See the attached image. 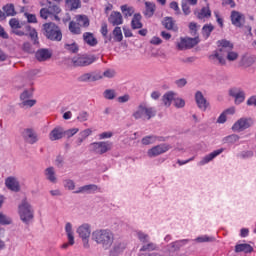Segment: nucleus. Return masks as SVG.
Wrapping results in <instances>:
<instances>
[{
  "mask_svg": "<svg viewBox=\"0 0 256 256\" xmlns=\"http://www.w3.org/2000/svg\"><path fill=\"white\" fill-rule=\"evenodd\" d=\"M9 26L14 35H17L18 37H25L29 35L31 40L34 41V43H37V39H39L37 30L31 27V25L21 22L17 18H11L9 20Z\"/></svg>",
  "mask_w": 256,
  "mask_h": 256,
  "instance_id": "f257e3e1",
  "label": "nucleus"
},
{
  "mask_svg": "<svg viewBox=\"0 0 256 256\" xmlns=\"http://www.w3.org/2000/svg\"><path fill=\"white\" fill-rule=\"evenodd\" d=\"M219 49L216 50L212 55L209 56L210 61H218L219 65H227V61L225 57L229 55L231 51H233V43H230L227 40L218 41Z\"/></svg>",
  "mask_w": 256,
  "mask_h": 256,
  "instance_id": "f03ea898",
  "label": "nucleus"
},
{
  "mask_svg": "<svg viewBox=\"0 0 256 256\" xmlns=\"http://www.w3.org/2000/svg\"><path fill=\"white\" fill-rule=\"evenodd\" d=\"M92 240L98 245H102L103 249H110L115 241V236L109 229H100L92 232Z\"/></svg>",
  "mask_w": 256,
  "mask_h": 256,
  "instance_id": "7ed1b4c3",
  "label": "nucleus"
},
{
  "mask_svg": "<svg viewBox=\"0 0 256 256\" xmlns=\"http://www.w3.org/2000/svg\"><path fill=\"white\" fill-rule=\"evenodd\" d=\"M42 31L43 35L46 39H49V41H61L63 39L61 28L53 22L43 24Z\"/></svg>",
  "mask_w": 256,
  "mask_h": 256,
  "instance_id": "20e7f679",
  "label": "nucleus"
},
{
  "mask_svg": "<svg viewBox=\"0 0 256 256\" xmlns=\"http://www.w3.org/2000/svg\"><path fill=\"white\" fill-rule=\"evenodd\" d=\"M157 115V110L153 107H147V104L141 103L139 104L137 110L132 114L134 119H153Z\"/></svg>",
  "mask_w": 256,
  "mask_h": 256,
  "instance_id": "39448f33",
  "label": "nucleus"
},
{
  "mask_svg": "<svg viewBox=\"0 0 256 256\" xmlns=\"http://www.w3.org/2000/svg\"><path fill=\"white\" fill-rule=\"evenodd\" d=\"M18 213L23 223H29V221L33 220V207H31V204H29L27 200H23L22 203L18 206Z\"/></svg>",
  "mask_w": 256,
  "mask_h": 256,
  "instance_id": "423d86ee",
  "label": "nucleus"
},
{
  "mask_svg": "<svg viewBox=\"0 0 256 256\" xmlns=\"http://www.w3.org/2000/svg\"><path fill=\"white\" fill-rule=\"evenodd\" d=\"M97 61L95 56L83 54L77 55L72 58V65L73 67H89V65H93Z\"/></svg>",
  "mask_w": 256,
  "mask_h": 256,
  "instance_id": "0eeeda50",
  "label": "nucleus"
},
{
  "mask_svg": "<svg viewBox=\"0 0 256 256\" xmlns=\"http://www.w3.org/2000/svg\"><path fill=\"white\" fill-rule=\"evenodd\" d=\"M112 147L113 143L109 141L94 142L90 144V151L96 153L97 155H103L107 153V151H111Z\"/></svg>",
  "mask_w": 256,
  "mask_h": 256,
  "instance_id": "6e6552de",
  "label": "nucleus"
},
{
  "mask_svg": "<svg viewBox=\"0 0 256 256\" xmlns=\"http://www.w3.org/2000/svg\"><path fill=\"white\" fill-rule=\"evenodd\" d=\"M253 125V120L251 118H240L237 122H235L232 126V130L234 131H245V129H249Z\"/></svg>",
  "mask_w": 256,
  "mask_h": 256,
  "instance_id": "1a4fd4ad",
  "label": "nucleus"
},
{
  "mask_svg": "<svg viewBox=\"0 0 256 256\" xmlns=\"http://www.w3.org/2000/svg\"><path fill=\"white\" fill-rule=\"evenodd\" d=\"M169 149H171V145L159 144L148 150V157H157L159 155H163V153H167Z\"/></svg>",
  "mask_w": 256,
  "mask_h": 256,
  "instance_id": "9d476101",
  "label": "nucleus"
},
{
  "mask_svg": "<svg viewBox=\"0 0 256 256\" xmlns=\"http://www.w3.org/2000/svg\"><path fill=\"white\" fill-rule=\"evenodd\" d=\"M229 95L233 97L235 105H241L245 101V91L241 88L230 89Z\"/></svg>",
  "mask_w": 256,
  "mask_h": 256,
  "instance_id": "9b49d317",
  "label": "nucleus"
},
{
  "mask_svg": "<svg viewBox=\"0 0 256 256\" xmlns=\"http://www.w3.org/2000/svg\"><path fill=\"white\" fill-rule=\"evenodd\" d=\"M195 101L200 111H207V109H209V101H207V98L203 96V92L197 91L195 93Z\"/></svg>",
  "mask_w": 256,
  "mask_h": 256,
  "instance_id": "f8f14e48",
  "label": "nucleus"
},
{
  "mask_svg": "<svg viewBox=\"0 0 256 256\" xmlns=\"http://www.w3.org/2000/svg\"><path fill=\"white\" fill-rule=\"evenodd\" d=\"M195 45H197L195 38H181L177 43V49H179V51H185V49H193Z\"/></svg>",
  "mask_w": 256,
  "mask_h": 256,
  "instance_id": "ddd939ff",
  "label": "nucleus"
},
{
  "mask_svg": "<svg viewBox=\"0 0 256 256\" xmlns=\"http://www.w3.org/2000/svg\"><path fill=\"white\" fill-rule=\"evenodd\" d=\"M194 15L196 19L205 23V21L211 19V8H209V5L204 6L200 10H195Z\"/></svg>",
  "mask_w": 256,
  "mask_h": 256,
  "instance_id": "4468645a",
  "label": "nucleus"
},
{
  "mask_svg": "<svg viewBox=\"0 0 256 256\" xmlns=\"http://www.w3.org/2000/svg\"><path fill=\"white\" fill-rule=\"evenodd\" d=\"M23 139L26 141V143H30V145H33L34 143H37V133H35L34 129L27 128L22 132Z\"/></svg>",
  "mask_w": 256,
  "mask_h": 256,
  "instance_id": "2eb2a0df",
  "label": "nucleus"
},
{
  "mask_svg": "<svg viewBox=\"0 0 256 256\" xmlns=\"http://www.w3.org/2000/svg\"><path fill=\"white\" fill-rule=\"evenodd\" d=\"M108 23L113 25V27H119V25H123V15L121 12L113 11L108 17Z\"/></svg>",
  "mask_w": 256,
  "mask_h": 256,
  "instance_id": "dca6fc26",
  "label": "nucleus"
},
{
  "mask_svg": "<svg viewBox=\"0 0 256 256\" xmlns=\"http://www.w3.org/2000/svg\"><path fill=\"white\" fill-rule=\"evenodd\" d=\"M230 17L232 25H234L235 27H243V23H245V17L243 16V14H241L239 11L233 10Z\"/></svg>",
  "mask_w": 256,
  "mask_h": 256,
  "instance_id": "f3484780",
  "label": "nucleus"
},
{
  "mask_svg": "<svg viewBox=\"0 0 256 256\" xmlns=\"http://www.w3.org/2000/svg\"><path fill=\"white\" fill-rule=\"evenodd\" d=\"M63 137H65V130H63L62 127L54 128L49 134L50 141H59V139H63Z\"/></svg>",
  "mask_w": 256,
  "mask_h": 256,
  "instance_id": "a211bd4d",
  "label": "nucleus"
},
{
  "mask_svg": "<svg viewBox=\"0 0 256 256\" xmlns=\"http://www.w3.org/2000/svg\"><path fill=\"white\" fill-rule=\"evenodd\" d=\"M223 151H225V149L224 148H220V149L215 150L212 153L206 155L200 161V165H207V163H210V161H213V159H215V157H219V155H221V153H223Z\"/></svg>",
  "mask_w": 256,
  "mask_h": 256,
  "instance_id": "6ab92c4d",
  "label": "nucleus"
},
{
  "mask_svg": "<svg viewBox=\"0 0 256 256\" xmlns=\"http://www.w3.org/2000/svg\"><path fill=\"white\" fill-rule=\"evenodd\" d=\"M5 185L8 189H10V191H19L20 187H19V181H17V178L10 176L8 178H6L5 180Z\"/></svg>",
  "mask_w": 256,
  "mask_h": 256,
  "instance_id": "aec40b11",
  "label": "nucleus"
},
{
  "mask_svg": "<svg viewBox=\"0 0 256 256\" xmlns=\"http://www.w3.org/2000/svg\"><path fill=\"white\" fill-rule=\"evenodd\" d=\"M83 41L86 43V45H89V47H95L97 43H99L97 38H95V35H93L91 32H85L83 34Z\"/></svg>",
  "mask_w": 256,
  "mask_h": 256,
  "instance_id": "412c9836",
  "label": "nucleus"
},
{
  "mask_svg": "<svg viewBox=\"0 0 256 256\" xmlns=\"http://www.w3.org/2000/svg\"><path fill=\"white\" fill-rule=\"evenodd\" d=\"M157 141L163 142L165 141V137L153 135L145 136L144 138H142V145H153V143H157Z\"/></svg>",
  "mask_w": 256,
  "mask_h": 256,
  "instance_id": "4be33fe9",
  "label": "nucleus"
},
{
  "mask_svg": "<svg viewBox=\"0 0 256 256\" xmlns=\"http://www.w3.org/2000/svg\"><path fill=\"white\" fill-rule=\"evenodd\" d=\"M77 233L81 239H89L91 237V228L88 224H83L77 229Z\"/></svg>",
  "mask_w": 256,
  "mask_h": 256,
  "instance_id": "5701e85b",
  "label": "nucleus"
},
{
  "mask_svg": "<svg viewBox=\"0 0 256 256\" xmlns=\"http://www.w3.org/2000/svg\"><path fill=\"white\" fill-rule=\"evenodd\" d=\"M157 9V6L153 2H145V11L144 16L150 19V17H153L155 15V11Z\"/></svg>",
  "mask_w": 256,
  "mask_h": 256,
  "instance_id": "b1692460",
  "label": "nucleus"
},
{
  "mask_svg": "<svg viewBox=\"0 0 256 256\" xmlns=\"http://www.w3.org/2000/svg\"><path fill=\"white\" fill-rule=\"evenodd\" d=\"M75 20L77 21L78 25H80L84 29H87V27H89V25H91L89 17L85 14L76 15Z\"/></svg>",
  "mask_w": 256,
  "mask_h": 256,
  "instance_id": "393cba45",
  "label": "nucleus"
},
{
  "mask_svg": "<svg viewBox=\"0 0 256 256\" xmlns=\"http://www.w3.org/2000/svg\"><path fill=\"white\" fill-rule=\"evenodd\" d=\"M142 19H143V16H141V14L139 13H136L133 15V18L131 20V27L133 30L143 29V22H141Z\"/></svg>",
  "mask_w": 256,
  "mask_h": 256,
  "instance_id": "a878e982",
  "label": "nucleus"
},
{
  "mask_svg": "<svg viewBox=\"0 0 256 256\" xmlns=\"http://www.w3.org/2000/svg\"><path fill=\"white\" fill-rule=\"evenodd\" d=\"M78 79L79 81L85 83L87 81H99V79H103V76H101L100 74L85 73L81 75Z\"/></svg>",
  "mask_w": 256,
  "mask_h": 256,
  "instance_id": "bb28decb",
  "label": "nucleus"
},
{
  "mask_svg": "<svg viewBox=\"0 0 256 256\" xmlns=\"http://www.w3.org/2000/svg\"><path fill=\"white\" fill-rule=\"evenodd\" d=\"M176 93L173 91H168L162 96V101L165 107H171V103L175 101Z\"/></svg>",
  "mask_w": 256,
  "mask_h": 256,
  "instance_id": "cd10ccee",
  "label": "nucleus"
},
{
  "mask_svg": "<svg viewBox=\"0 0 256 256\" xmlns=\"http://www.w3.org/2000/svg\"><path fill=\"white\" fill-rule=\"evenodd\" d=\"M35 57L37 61H47V59H51V52L47 49H40L36 52Z\"/></svg>",
  "mask_w": 256,
  "mask_h": 256,
  "instance_id": "c85d7f7f",
  "label": "nucleus"
},
{
  "mask_svg": "<svg viewBox=\"0 0 256 256\" xmlns=\"http://www.w3.org/2000/svg\"><path fill=\"white\" fill-rule=\"evenodd\" d=\"M235 253H253V246L251 244H237Z\"/></svg>",
  "mask_w": 256,
  "mask_h": 256,
  "instance_id": "c756f323",
  "label": "nucleus"
},
{
  "mask_svg": "<svg viewBox=\"0 0 256 256\" xmlns=\"http://www.w3.org/2000/svg\"><path fill=\"white\" fill-rule=\"evenodd\" d=\"M2 9L6 17H15V15H17V11H15V5L13 3L6 4Z\"/></svg>",
  "mask_w": 256,
  "mask_h": 256,
  "instance_id": "7c9ffc66",
  "label": "nucleus"
},
{
  "mask_svg": "<svg viewBox=\"0 0 256 256\" xmlns=\"http://www.w3.org/2000/svg\"><path fill=\"white\" fill-rule=\"evenodd\" d=\"M100 33L102 35V37L105 39L104 43H111V41L113 40V38L111 36H107L109 35V28L107 26V23H102L101 28H100Z\"/></svg>",
  "mask_w": 256,
  "mask_h": 256,
  "instance_id": "2f4dec72",
  "label": "nucleus"
},
{
  "mask_svg": "<svg viewBox=\"0 0 256 256\" xmlns=\"http://www.w3.org/2000/svg\"><path fill=\"white\" fill-rule=\"evenodd\" d=\"M162 23L165 29H168V31H177V26L175 25V20H173V18L166 17Z\"/></svg>",
  "mask_w": 256,
  "mask_h": 256,
  "instance_id": "473e14b6",
  "label": "nucleus"
},
{
  "mask_svg": "<svg viewBox=\"0 0 256 256\" xmlns=\"http://www.w3.org/2000/svg\"><path fill=\"white\" fill-rule=\"evenodd\" d=\"M69 31L72 33V35H81V26L77 21H70Z\"/></svg>",
  "mask_w": 256,
  "mask_h": 256,
  "instance_id": "72a5a7b5",
  "label": "nucleus"
},
{
  "mask_svg": "<svg viewBox=\"0 0 256 256\" xmlns=\"http://www.w3.org/2000/svg\"><path fill=\"white\" fill-rule=\"evenodd\" d=\"M66 7H69L70 11L81 9V0H64Z\"/></svg>",
  "mask_w": 256,
  "mask_h": 256,
  "instance_id": "f704fd0d",
  "label": "nucleus"
},
{
  "mask_svg": "<svg viewBox=\"0 0 256 256\" xmlns=\"http://www.w3.org/2000/svg\"><path fill=\"white\" fill-rule=\"evenodd\" d=\"M65 231L67 233L69 245H75V237L73 236V226L71 223H67L65 226Z\"/></svg>",
  "mask_w": 256,
  "mask_h": 256,
  "instance_id": "c9c22d12",
  "label": "nucleus"
},
{
  "mask_svg": "<svg viewBox=\"0 0 256 256\" xmlns=\"http://www.w3.org/2000/svg\"><path fill=\"white\" fill-rule=\"evenodd\" d=\"M215 30V26L213 24H205L202 27V35L205 37V39H209L211 37V33Z\"/></svg>",
  "mask_w": 256,
  "mask_h": 256,
  "instance_id": "e433bc0d",
  "label": "nucleus"
},
{
  "mask_svg": "<svg viewBox=\"0 0 256 256\" xmlns=\"http://www.w3.org/2000/svg\"><path fill=\"white\" fill-rule=\"evenodd\" d=\"M112 35L116 43H121V41H123V31L121 30V27L116 26L112 31Z\"/></svg>",
  "mask_w": 256,
  "mask_h": 256,
  "instance_id": "4c0bfd02",
  "label": "nucleus"
},
{
  "mask_svg": "<svg viewBox=\"0 0 256 256\" xmlns=\"http://www.w3.org/2000/svg\"><path fill=\"white\" fill-rule=\"evenodd\" d=\"M48 5V11L50 12L51 15H59V13H61V7H59V5H56L54 3H52L51 1L47 2Z\"/></svg>",
  "mask_w": 256,
  "mask_h": 256,
  "instance_id": "58836bf2",
  "label": "nucleus"
},
{
  "mask_svg": "<svg viewBox=\"0 0 256 256\" xmlns=\"http://www.w3.org/2000/svg\"><path fill=\"white\" fill-rule=\"evenodd\" d=\"M45 176L48 181L51 183L57 182V177H55V169L53 167H49L45 170Z\"/></svg>",
  "mask_w": 256,
  "mask_h": 256,
  "instance_id": "ea45409f",
  "label": "nucleus"
},
{
  "mask_svg": "<svg viewBox=\"0 0 256 256\" xmlns=\"http://www.w3.org/2000/svg\"><path fill=\"white\" fill-rule=\"evenodd\" d=\"M121 11H122L124 17H132L133 13H135V8L128 6V5H122Z\"/></svg>",
  "mask_w": 256,
  "mask_h": 256,
  "instance_id": "a19ab883",
  "label": "nucleus"
},
{
  "mask_svg": "<svg viewBox=\"0 0 256 256\" xmlns=\"http://www.w3.org/2000/svg\"><path fill=\"white\" fill-rule=\"evenodd\" d=\"M98 187L95 184H89V185H85L80 187L77 191H75V193H85L87 191H97Z\"/></svg>",
  "mask_w": 256,
  "mask_h": 256,
  "instance_id": "79ce46f5",
  "label": "nucleus"
},
{
  "mask_svg": "<svg viewBox=\"0 0 256 256\" xmlns=\"http://www.w3.org/2000/svg\"><path fill=\"white\" fill-rule=\"evenodd\" d=\"M239 141V135L232 134L224 138V143H230L233 145V143H237Z\"/></svg>",
  "mask_w": 256,
  "mask_h": 256,
  "instance_id": "37998d69",
  "label": "nucleus"
},
{
  "mask_svg": "<svg viewBox=\"0 0 256 256\" xmlns=\"http://www.w3.org/2000/svg\"><path fill=\"white\" fill-rule=\"evenodd\" d=\"M64 48L66 51H70V53H77L79 51V46H77V43H72V44H65Z\"/></svg>",
  "mask_w": 256,
  "mask_h": 256,
  "instance_id": "c03bdc74",
  "label": "nucleus"
},
{
  "mask_svg": "<svg viewBox=\"0 0 256 256\" xmlns=\"http://www.w3.org/2000/svg\"><path fill=\"white\" fill-rule=\"evenodd\" d=\"M157 250V245L153 242L143 245L140 251H155Z\"/></svg>",
  "mask_w": 256,
  "mask_h": 256,
  "instance_id": "a18cd8bd",
  "label": "nucleus"
},
{
  "mask_svg": "<svg viewBox=\"0 0 256 256\" xmlns=\"http://www.w3.org/2000/svg\"><path fill=\"white\" fill-rule=\"evenodd\" d=\"M24 17L27 19V23H37V16L35 14L25 12Z\"/></svg>",
  "mask_w": 256,
  "mask_h": 256,
  "instance_id": "49530a36",
  "label": "nucleus"
},
{
  "mask_svg": "<svg viewBox=\"0 0 256 256\" xmlns=\"http://www.w3.org/2000/svg\"><path fill=\"white\" fill-rule=\"evenodd\" d=\"M51 12L49 11V8H42L41 10H40V17H41V19H45V20H47V19H49V17H51Z\"/></svg>",
  "mask_w": 256,
  "mask_h": 256,
  "instance_id": "de8ad7c7",
  "label": "nucleus"
},
{
  "mask_svg": "<svg viewBox=\"0 0 256 256\" xmlns=\"http://www.w3.org/2000/svg\"><path fill=\"white\" fill-rule=\"evenodd\" d=\"M0 225H11V218L7 217L3 213H0Z\"/></svg>",
  "mask_w": 256,
  "mask_h": 256,
  "instance_id": "09e8293b",
  "label": "nucleus"
},
{
  "mask_svg": "<svg viewBox=\"0 0 256 256\" xmlns=\"http://www.w3.org/2000/svg\"><path fill=\"white\" fill-rule=\"evenodd\" d=\"M77 133H79V128H72L64 131V135H66L68 139L73 137V135H77Z\"/></svg>",
  "mask_w": 256,
  "mask_h": 256,
  "instance_id": "8fccbe9b",
  "label": "nucleus"
},
{
  "mask_svg": "<svg viewBox=\"0 0 256 256\" xmlns=\"http://www.w3.org/2000/svg\"><path fill=\"white\" fill-rule=\"evenodd\" d=\"M37 103V100H22L21 107H33Z\"/></svg>",
  "mask_w": 256,
  "mask_h": 256,
  "instance_id": "3c124183",
  "label": "nucleus"
},
{
  "mask_svg": "<svg viewBox=\"0 0 256 256\" xmlns=\"http://www.w3.org/2000/svg\"><path fill=\"white\" fill-rule=\"evenodd\" d=\"M226 59L228 61H237V59H239V54L231 50L228 56H226Z\"/></svg>",
  "mask_w": 256,
  "mask_h": 256,
  "instance_id": "603ef678",
  "label": "nucleus"
},
{
  "mask_svg": "<svg viewBox=\"0 0 256 256\" xmlns=\"http://www.w3.org/2000/svg\"><path fill=\"white\" fill-rule=\"evenodd\" d=\"M174 106L177 107V109L185 107V100L181 98H174Z\"/></svg>",
  "mask_w": 256,
  "mask_h": 256,
  "instance_id": "864d4df0",
  "label": "nucleus"
},
{
  "mask_svg": "<svg viewBox=\"0 0 256 256\" xmlns=\"http://www.w3.org/2000/svg\"><path fill=\"white\" fill-rule=\"evenodd\" d=\"M104 97L105 99L113 100V98L115 97V90H111V89L105 90Z\"/></svg>",
  "mask_w": 256,
  "mask_h": 256,
  "instance_id": "5fc2aeb1",
  "label": "nucleus"
},
{
  "mask_svg": "<svg viewBox=\"0 0 256 256\" xmlns=\"http://www.w3.org/2000/svg\"><path fill=\"white\" fill-rule=\"evenodd\" d=\"M196 241L198 243H209V241H213V238L205 235V236H200L196 238Z\"/></svg>",
  "mask_w": 256,
  "mask_h": 256,
  "instance_id": "6e6d98bb",
  "label": "nucleus"
},
{
  "mask_svg": "<svg viewBox=\"0 0 256 256\" xmlns=\"http://www.w3.org/2000/svg\"><path fill=\"white\" fill-rule=\"evenodd\" d=\"M93 133V130H91L90 128L85 129L83 131H81L79 133L80 137H83L84 139H87V137H89V135H91Z\"/></svg>",
  "mask_w": 256,
  "mask_h": 256,
  "instance_id": "4d7b16f0",
  "label": "nucleus"
},
{
  "mask_svg": "<svg viewBox=\"0 0 256 256\" xmlns=\"http://www.w3.org/2000/svg\"><path fill=\"white\" fill-rule=\"evenodd\" d=\"M77 119L78 121H81L83 123L84 121H87V119H89V114L87 112H82L78 115Z\"/></svg>",
  "mask_w": 256,
  "mask_h": 256,
  "instance_id": "13d9d810",
  "label": "nucleus"
},
{
  "mask_svg": "<svg viewBox=\"0 0 256 256\" xmlns=\"http://www.w3.org/2000/svg\"><path fill=\"white\" fill-rule=\"evenodd\" d=\"M138 239L142 242V243H147V239H149V235L143 233V232H138Z\"/></svg>",
  "mask_w": 256,
  "mask_h": 256,
  "instance_id": "bf43d9fd",
  "label": "nucleus"
},
{
  "mask_svg": "<svg viewBox=\"0 0 256 256\" xmlns=\"http://www.w3.org/2000/svg\"><path fill=\"white\" fill-rule=\"evenodd\" d=\"M246 103L249 107L251 106L256 107V96H251L250 98H248Z\"/></svg>",
  "mask_w": 256,
  "mask_h": 256,
  "instance_id": "052dcab7",
  "label": "nucleus"
},
{
  "mask_svg": "<svg viewBox=\"0 0 256 256\" xmlns=\"http://www.w3.org/2000/svg\"><path fill=\"white\" fill-rule=\"evenodd\" d=\"M170 9H173L179 15V3L173 1L170 3Z\"/></svg>",
  "mask_w": 256,
  "mask_h": 256,
  "instance_id": "680f3d73",
  "label": "nucleus"
},
{
  "mask_svg": "<svg viewBox=\"0 0 256 256\" xmlns=\"http://www.w3.org/2000/svg\"><path fill=\"white\" fill-rule=\"evenodd\" d=\"M104 77H107L108 79H112V77H115L114 70H106L103 73Z\"/></svg>",
  "mask_w": 256,
  "mask_h": 256,
  "instance_id": "e2e57ef3",
  "label": "nucleus"
},
{
  "mask_svg": "<svg viewBox=\"0 0 256 256\" xmlns=\"http://www.w3.org/2000/svg\"><path fill=\"white\" fill-rule=\"evenodd\" d=\"M176 85L177 87H185V85H187V79L182 78V79H178L176 80Z\"/></svg>",
  "mask_w": 256,
  "mask_h": 256,
  "instance_id": "0e129e2a",
  "label": "nucleus"
},
{
  "mask_svg": "<svg viewBox=\"0 0 256 256\" xmlns=\"http://www.w3.org/2000/svg\"><path fill=\"white\" fill-rule=\"evenodd\" d=\"M182 11L184 15H190L191 14V7L187 4H182Z\"/></svg>",
  "mask_w": 256,
  "mask_h": 256,
  "instance_id": "69168bd1",
  "label": "nucleus"
},
{
  "mask_svg": "<svg viewBox=\"0 0 256 256\" xmlns=\"http://www.w3.org/2000/svg\"><path fill=\"white\" fill-rule=\"evenodd\" d=\"M31 97V93H29V91L25 90L21 95H20V99L21 101H25L27 99H30Z\"/></svg>",
  "mask_w": 256,
  "mask_h": 256,
  "instance_id": "338daca9",
  "label": "nucleus"
},
{
  "mask_svg": "<svg viewBox=\"0 0 256 256\" xmlns=\"http://www.w3.org/2000/svg\"><path fill=\"white\" fill-rule=\"evenodd\" d=\"M218 25L223 28V18L219 15V12H214Z\"/></svg>",
  "mask_w": 256,
  "mask_h": 256,
  "instance_id": "774afa93",
  "label": "nucleus"
}]
</instances>
